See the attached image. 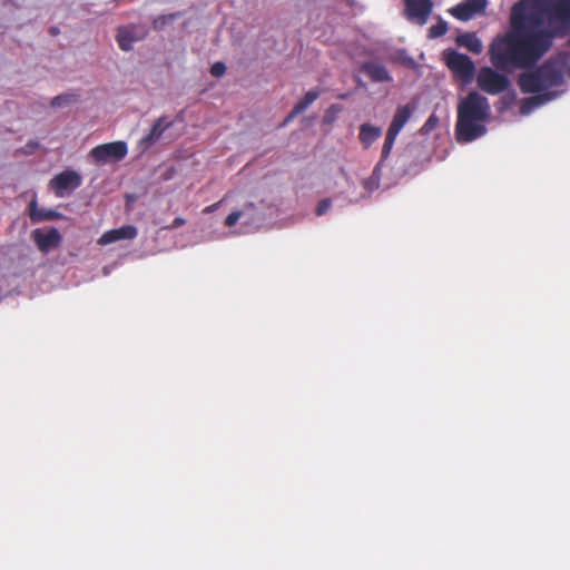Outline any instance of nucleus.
I'll return each mask as SVG.
<instances>
[{
    "mask_svg": "<svg viewBox=\"0 0 570 570\" xmlns=\"http://www.w3.org/2000/svg\"><path fill=\"white\" fill-rule=\"evenodd\" d=\"M243 213L240 210H235L233 213H230L226 219H225V225L227 227H233L237 224V222L239 220V218L242 217Z\"/></svg>",
    "mask_w": 570,
    "mask_h": 570,
    "instance_id": "27",
    "label": "nucleus"
},
{
    "mask_svg": "<svg viewBox=\"0 0 570 570\" xmlns=\"http://www.w3.org/2000/svg\"><path fill=\"white\" fill-rule=\"evenodd\" d=\"M50 32H51V35L56 36V35H58L59 30H58V28L52 27V28L50 29Z\"/></svg>",
    "mask_w": 570,
    "mask_h": 570,
    "instance_id": "32",
    "label": "nucleus"
},
{
    "mask_svg": "<svg viewBox=\"0 0 570 570\" xmlns=\"http://www.w3.org/2000/svg\"><path fill=\"white\" fill-rule=\"evenodd\" d=\"M439 118L436 115L432 114L428 119L426 121L424 122V125L421 127L420 129V132L422 135H426V134H430L432 130H434L438 126H439Z\"/></svg>",
    "mask_w": 570,
    "mask_h": 570,
    "instance_id": "23",
    "label": "nucleus"
},
{
    "mask_svg": "<svg viewBox=\"0 0 570 570\" xmlns=\"http://www.w3.org/2000/svg\"><path fill=\"white\" fill-rule=\"evenodd\" d=\"M362 71L366 73L373 81H390L391 77L383 65L377 62H366L362 66Z\"/></svg>",
    "mask_w": 570,
    "mask_h": 570,
    "instance_id": "19",
    "label": "nucleus"
},
{
    "mask_svg": "<svg viewBox=\"0 0 570 570\" xmlns=\"http://www.w3.org/2000/svg\"><path fill=\"white\" fill-rule=\"evenodd\" d=\"M27 146L31 149H36L39 147V142L38 141H29Z\"/></svg>",
    "mask_w": 570,
    "mask_h": 570,
    "instance_id": "31",
    "label": "nucleus"
},
{
    "mask_svg": "<svg viewBox=\"0 0 570 570\" xmlns=\"http://www.w3.org/2000/svg\"><path fill=\"white\" fill-rule=\"evenodd\" d=\"M478 87L489 94L499 95L510 87L509 78L490 67H482L476 76Z\"/></svg>",
    "mask_w": 570,
    "mask_h": 570,
    "instance_id": "5",
    "label": "nucleus"
},
{
    "mask_svg": "<svg viewBox=\"0 0 570 570\" xmlns=\"http://www.w3.org/2000/svg\"><path fill=\"white\" fill-rule=\"evenodd\" d=\"M81 185V176L75 170H63L49 183L50 189L59 198L77 189Z\"/></svg>",
    "mask_w": 570,
    "mask_h": 570,
    "instance_id": "7",
    "label": "nucleus"
},
{
    "mask_svg": "<svg viewBox=\"0 0 570 570\" xmlns=\"http://www.w3.org/2000/svg\"><path fill=\"white\" fill-rule=\"evenodd\" d=\"M331 205H332V202H331V199H330V198L322 199V200L318 203L317 207H316V210H315L316 215H317V216H322V215H324V214L328 210V208L331 207Z\"/></svg>",
    "mask_w": 570,
    "mask_h": 570,
    "instance_id": "28",
    "label": "nucleus"
},
{
    "mask_svg": "<svg viewBox=\"0 0 570 570\" xmlns=\"http://www.w3.org/2000/svg\"><path fill=\"white\" fill-rule=\"evenodd\" d=\"M570 33V0H520L510 11V29L492 46L502 68L531 67Z\"/></svg>",
    "mask_w": 570,
    "mask_h": 570,
    "instance_id": "1",
    "label": "nucleus"
},
{
    "mask_svg": "<svg viewBox=\"0 0 570 570\" xmlns=\"http://www.w3.org/2000/svg\"><path fill=\"white\" fill-rule=\"evenodd\" d=\"M382 135V129L371 124H363L360 127L358 139L362 146L367 149Z\"/></svg>",
    "mask_w": 570,
    "mask_h": 570,
    "instance_id": "18",
    "label": "nucleus"
},
{
    "mask_svg": "<svg viewBox=\"0 0 570 570\" xmlns=\"http://www.w3.org/2000/svg\"><path fill=\"white\" fill-rule=\"evenodd\" d=\"M127 153L128 148L125 141H114L96 146L90 150L89 156L97 164H106L124 159Z\"/></svg>",
    "mask_w": 570,
    "mask_h": 570,
    "instance_id": "6",
    "label": "nucleus"
},
{
    "mask_svg": "<svg viewBox=\"0 0 570 570\" xmlns=\"http://www.w3.org/2000/svg\"><path fill=\"white\" fill-rule=\"evenodd\" d=\"M396 137H397V135H395L393 132H390V131H386L385 140H384V144H383V147H382L381 159H380V161H379L376 167L381 166L383 164V161L385 159H387V157L390 156L391 150H392V148L394 146Z\"/></svg>",
    "mask_w": 570,
    "mask_h": 570,
    "instance_id": "21",
    "label": "nucleus"
},
{
    "mask_svg": "<svg viewBox=\"0 0 570 570\" xmlns=\"http://www.w3.org/2000/svg\"><path fill=\"white\" fill-rule=\"evenodd\" d=\"M171 126V122L167 121L165 117L158 118L155 124L153 125L148 135H146L140 142L145 146H151L154 142H156L164 131Z\"/></svg>",
    "mask_w": 570,
    "mask_h": 570,
    "instance_id": "16",
    "label": "nucleus"
},
{
    "mask_svg": "<svg viewBox=\"0 0 570 570\" xmlns=\"http://www.w3.org/2000/svg\"><path fill=\"white\" fill-rule=\"evenodd\" d=\"M185 223H186L185 218H183V217H176V218L174 219V222H173V224H171V226H170V227H171V228H178V227H180V226L185 225Z\"/></svg>",
    "mask_w": 570,
    "mask_h": 570,
    "instance_id": "30",
    "label": "nucleus"
},
{
    "mask_svg": "<svg viewBox=\"0 0 570 570\" xmlns=\"http://www.w3.org/2000/svg\"><path fill=\"white\" fill-rule=\"evenodd\" d=\"M226 72V65L222 61L215 62L210 68V73L213 77H222Z\"/></svg>",
    "mask_w": 570,
    "mask_h": 570,
    "instance_id": "26",
    "label": "nucleus"
},
{
    "mask_svg": "<svg viewBox=\"0 0 570 570\" xmlns=\"http://www.w3.org/2000/svg\"><path fill=\"white\" fill-rule=\"evenodd\" d=\"M487 0H464L450 9V13L460 21H469L476 14L484 12Z\"/></svg>",
    "mask_w": 570,
    "mask_h": 570,
    "instance_id": "9",
    "label": "nucleus"
},
{
    "mask_svg": "<svg viewBox=\"0 0 570 570\" xmlns=\"http://www.w3.org/2000/svg\"><path fill=\"white\" fill-rule=\"evenodd\" d=\"M415 107L410 104L399 106L387 128V131L399 135L405 124L410 120Z\"/></svg>",
    "mask_w": 570,
    "mask_h": 570,
    "instance_id": "12",
    "label": "nucleus"
},
{
    "mask_svg": "<svg viewBox=\"0 0 570 570\" xmlns=\"http://www.w3.org/2000/svg\"><path fill=\"white\" fill-rule=\"evenodd\" d=\"M557 97V92L548 91L532 97L524 98L520 105V114L528 115L534 108L553 100Z\"/></svg>",
    "mask_w": 570,
    "mask_h": 570,
    "instance_id": "13",
    "label": "nucleus"
},
{
    "mask_svg": "<svg viewBox=\"0 0 570 570\" xmlns=\"http://www.w3.org/2000/svg\"><path fill=\"white\" fill-rule=\"evenodd\" d=\"M568 46L570 47V38L568 39Z\"/></svg>",
    "mask_w": 570,
    "mask_h": 570,
    "instance_id": "33",
    "label": "nucleus"
},
{
    "mask_svg": "<svg viewBox=\"0 0 570 570\" xmlns=\"http://www.w3.org/2000/svg\"><path fill=\"white\" fill-rule=\"evenodd\" d=\"M117 42L121 50L129 51L132 48V43L140 39L135 32L134 27H119L117 30Z\"/></svg>",
    "mask_w": 570,
    "mask_h": 570,
    "instance_id": "17",
    "label": "nucleus"
},
{
    "mask_svg": "<svg viewBox=\"0 0 570 570\" xmlns=\"http://www.w3.org/2000/svg\"><path fill=\"white\" fill-rule=\"evenodd\" d=\"M456 43L461 47L466 48L470 52L479 55L482 51V42L475 33L465 32L456 38Z\"/></svg>",
    "mask_w": 570,
    "mask_h": 570,
    "instance_id": "20",
    "label": "nucleus"
},
{
    "mask_svg": "<svg viewBox=\"0 0 570 570\" xmlns=\"http://www.w3.org/2000/svg\"><path fill=\"white\" fill-rule=\"evenodd\" d=\"M32 239L40 252L48 253L61 244L62 237L56 227H50L46 233L40 228L35 229Z\"/></svg>",
    "mask_w": 570,
    "mask_h": 570,
    "instance_id": "10",
    "label": "nucleus"
},
{
    "mask_svg": "<svg viewBox=\"0 0 570 570\" xmlns=\"http://www.w3.org/2000/svg\"><path fill=\"white\" fill-rule=\"evenodd\" d=\"M137 236V228L132 225H124L119 228H114L105 232L98 239V244L101 246L109 245L119 240H130Z\"/></svg>",
    "mask_w": 570,
    "mask_h": 570,
    "instance_id": "11",
    "label": "nucleus"
},
{
    "mask_svg": "<svg viewBox=\"0 0 570 570\" xmlns=\"http://www.w3.org/2000/svg\"><path fill=\"white\" fill-rule=\"evenodd\" d=\"M73 101H76V95L63 94V95L56 96L51 100L50 105L52 108H61V107L70 105Z\"/></svg>",
    "mask_w": 570,
    "mask_h": 570,
    "instance_id": "22",
    "label": "nucleus"
},
{
    "mask_svg": "<svg viewBox=\"0 0 570 570\" xmlns=\"http://www.w3.org/2000/svg\"><path fill=\"white\" fill-rule=\"evenodd\" d=\"M443 60L455 78L463 83L472 81L475 73V65L469 56L460 53L454 49H446L443 51Z\"/></svg>",
    "mask_w": 570,
    "mask_h": 570,
    "instance_id": "4",
    "label": "nucleus"
},
{
    "mask_svg": "<svg viewBox=\"0 0 570 570\" xmlns=\"http://www.w3.org/2000/svg\"><path fill=\"white\" fill-rule=\"evenodd\" d=\"M504 35L497 36L489 46V58L491 63L501 71H514V70H528L522 72L518 77V86L523 94H543L548 92L549 89L553 87H559L564 82V75L568 72L570 75V70L568 69V63L570 60V52L563 51L559 52L550 58H548L543 63L538 66L539 61L531 67H509L502 68L497 66V63L492 60L491 49L495 41Z\"/></svg>",
    "mask_w": 570,
    "mask_h": 570,
    "instance_id": "2",
    "label": "nucleus"
},
{
    "mask_svg": "<svg viewBox=\"0 0 570 570\" xmlns=\"http://www.w3.org/2000/svg\"><path fill=\"white\" fill-rule=\"evenodd\" d=\"M223 202H224V199H222V200H219V202H217V203H215L213 205L207 206L204 209V213H213V212L217 210L220 207Z\"/></svg>",
    "mask_w": 570,
    "mask_h": 570,
    "instance_id": "29",
    "label": "nucleus"
},
{
    "mask_svg": "<svg viewBox=\"0 0 570 570\" xmlns=\"http://www.w3.org/2000/svg\"><path fill=\"white\" fill-rule=\"evenodd\" d=\"M446 31H448V23L445 21L441 20L439 23L432 26L429 29V36L431 38H438V37L445 35Z\"/></svg>",
    "mask_w": 570,
    "mask_h": 570,
    "instance_id": "25",
    "label": "nucleus"
},
{
    "mask_svg": "<svg viewBox=\"0 0 570 570\" xmlns=\"http://www.w3.org/2000/svg\"><path fill=\"white\" fill-rule=\"evenodd\" d=\"M29 217L32 223H41L59 219L61 214L52 209L39 208L37 202L31 200L29 204Z\"/></svg>",
    "mask_w": 570,
    "mask_h": 570,
    "instance_id": "14",
    "label": "nucleus"
},
{
    "mask_svg": "<svg viewBox=\"0 0 570 570\" xmlns=\"http://www.w3.org/2000/svg\"><path fill=\"white\" fill-rule=\"evenodd\" d=\"M491 114L489 100L478 91H470L458 104L455 139L471 142L487 134L485 122Z\"/></svg>",
    "mask_w": 570,
    "mask_h": 570,
    "instance_id": "3",
    "label": "nucleus"
},
{
    "mask_svg": "<svg viewBox=\"0 0 570 570\" xmlns=\"http://www.w3.org/2000/svg\"><path fill=\"white\" fill-rule=\"evenodd\" d=\"M321 92L316 89L309 90L305 94L304 98L299 100L292 111L288 114L283 125H286L291 120H293L296 116L304 112L318 97Z\"/></svg>",
    "mask_w": 570,
    "mask_h": 570,
    "instance_id": "15",
    "label": "nucleus"
},
{
    "mask_svg": "<svg viewBox=\"0 0 570 570\" xmlns=\"http://www.w3.org/2000/svg\"><path fill=\"white\" fill-rule=\"evenodd\" d=\"M406 17L410 21L423 26L433 8L431 0H404Z\"/></svg>",
    "mask_w": 570,
    "mask_h": 570,
    "instance_id": "8",
    "label": "nucleus"
},
{
    "mask_svg": "<svg viewBox=\"0 0 570 570\" xmlns=\"http://www.w3.org/2000/svg\"><path fill=\"white\" fill-rule=\"evenodd\" d=\"M179 13H170L165 16H159L153 21L154 29H161L165 24L173 22L176 18H178Z\"/></svg>",
    "mask_w": 570,
    "mask_h": 570,
    "instance_id": "24",
    "label": "nucleus"
}]
</instances>
